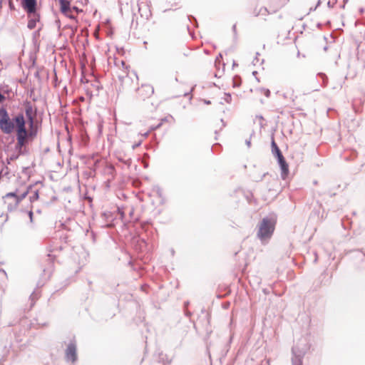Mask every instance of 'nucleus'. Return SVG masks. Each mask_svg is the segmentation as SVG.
<instances>
[{
    "instance_id": "nucleus-6",
    "label": "nucleus",
    "mask_w": 365,
    "mask_h": 365,
    "mask_svg": "<svg viewBox=\"0 0 365 365\" xmlns=\"http://www.w3.org/2000/svg\"><path fill=\"white\" fill-rule=\"evenodd\" d=\"M289 1V0H282L279 1V2H276V5L273 6H270L271 11H269L267 8L263 7V6H257L253 10V15L255 17H257L260 15H267L272 13H276L280 9L284 7L287 3Z\"/></svg>"
},
{
    "instance_id": "nucleus-17",
    "label": "nucleus",
    "mask_w": 365,
    "mask_h": 365,
    "mask_svg": "<svg viewBox=\"0 0 365 365\" xmlns=\"http://www.w3.org/2000/svg\"><path fill=\"white\" fill-rule=\"evenodd\" d=\"M71 9H72L73 11H76V13H79L80 11H81V10L78 9L76 6L71 7Z\"/></svg>"
},
{
    "instance_id": "nucleus-9",
    "label": "nucleus",
    "mask_w": 365,
    "mask_h": 365,
    "mask_svg": "<svg viewBox=\"0 0 365 365\" xmlns=\"http://www.w3.org/2000/svg\"><path fill=\"white\" fill-rule=\"evenodd\" d=\"M29 21L27 24V27L29 29H34L36 26V23L40 21V14L35 11V13H32L31 15H28Z\"/></svg>"
},
{
    "instance_id": "nucleus-14",
    "label": "nucleus",
    "mask_w": 365,
    "mask_h": 365,
    "mask_svg": "<svg viewBox=\"0 0 365 365\" xmlns=\"http://www.w3.org/2000/svg\"><path fill=\"white\" fill-rule=\"evenodd\" d=\"M272 147L273 153L277 155V157L279 156V155H282V152L280 151L274 139L272 141Z\"/></svg>"
},
{
    "instance_id": "nucleus-13",
    "label": "nucleus",
    "mask_w": 365,
    "mask_h": 365,
    "mask_svg": "<svg viewBox=\"0 0 365 365\" xmlns=\"http://www.w3.org/2000/svg\"><path fill=\"white\" fill-rule=\"evenodd\" d=\"M100 163H103V164H106V168L110 171V172H112L113 170V167L111 165H107L106 163L102 159H97L95 162V168H96L98 167V165L100 164Z\"/></svg>"
},
{
    "instance_id": "nucleus-12",
    "label": "nucleus",
    "mask_w": 365,
    "mask_h": 365,
    "mask_svg": "<svg viewBox=\"0 0 365 365\" xmlns=\"http://www.w3.org/2000/svg\"><path fill=\"white\" fill-rule=\"evenodd\" d=\"M278 162L280 165L281 169L282 170V173L284 175H287L289 172V166L288 164L286 163L285 159L282 155H279L277 156Z\"/></svg>"
},
{
    "instance_id": "nucleus-16",
    "label": "nucleus",
    "mask_w": 365,
    "mask_h": 365,
    "mask_svg": "<svg viewBox=\"0 0 365 365\" xmlns=\"http://www.w3.org/2000/svg\"><path fill=\"white\" fill-rule=\"evenodd\" d=\"M9 6L10 9H11V10H14L15 9V7H14V5L13 4L12 0H10L9 1Z\"/></svg>"
},
{
    "instance_id": "nucleus-4",
    "label": "nucleus",
    "mask_w": 365,
    "mask_h": 365,
    "mask_svg": "<svg viewBox=\"0 0 365 365\" xmlns=\"http://www.w3.org/2000/svg\"><path fill=\"white\" fill-rule=\"evenodd\" d=\"M16 124L14 120L10 118L8 111L4 108H0V129L4 133L10 134L11 133Z\"/></svg>"
},
{
    "instance_id": "nucleus-5",
    "label": "nucleus",
    "mask_w": 365,
    "mask_h": 365,
    "mask_svg": "<svg viewBox=\"0 0 365 365\" xmlns=\"http://www.w3.org/2000/svg\"><path fill=\"white\" fill-rule=\"evenodd\" d=\"M27 193L25 192L21 196L16 195L14 192H9L3 197V204L7 210L11 212L16 210L20 202L25 198Z\"/></svg>"
},
{
    "instance_id": "nucleus-1",
    "label": "nucleus",
    "mask_w": 365,
    "mask_h": 365,
    "mask_svg": "<svg viewBox=\"0 0 365 365\" xmlns=\"http://www.w3.org/2000/svg\"><path fill=\"white\" fill-rule=\"evenodd\" d=\"M24 108L25 113L29 123V130H26V121L23 114L19 113L14 118V121L16 124V144L19 148L25 146L29 140H33L37 135V129L34 125L36 111L34 110L30 101H26L24 103Z\"/></svg>"
},
{
    "instance_id": "nucleus-3",
    "label": "nucleus",
    "mask_w": 365,
    "mask_h": 365,
    "mask_svg": "<svg viewBox=\"0 0 365 365\" xmlns=\"http://www.w3.org/2000/svg\"><path fill=\"white\" fill-rule=\"evenodd\" d=\"M275 223L274 221L264 218L259 225L257 237L262 240H267L271 237L274 230Z\"/></svg>"
},
{
    "instance_id": "nucleus-19",
    "label": "nucleus",
    "mask_w": 365,
    "mask_h": 365,
    "mask_svg": "<svg viewBox=\"0 0 365 365\" xmlns=\"http://www.w3.org/2000/svg\"><path fill=\"white\" fill-rule=\"evenodd\" d=\"M0 274H1L4 277L6 278V274L4 270L0 269Z\"/></svg>"
},
{
    "instance_id": "nucleus-11",
    "label": "nucleus",
    "mask_w": 365,
    "mask_h": 365,
    "mask_svg": "<svg viewBox=\"0 0 365 365\" xmlns=\"http://www.w3.org/2000/svg\"><path fill=\"white\" fill-rule=\"evenodd\" d=\"M60 6V11L63 14L66 12L71 11V3L68 0H58Z\"/></svg>"
},
{
    "instance_id": "nucleus-8",
    "label": "nucleus",
    "mask_w": 365,
    "mask_h": 365,
    "mask_svg": "<svg viewBox=\"0 0 365 365\" xmlns=\"http://www.w3.org/2000/svg\"><path fill=\"white\" fill-rule=\"evenodd\" d=\"M21 4L27 15H31L32 13H35V11H36V0H21Z\"/></svg>"
},
{
    "instance_id": "nucleus-15",
    "label": "nucleus",
    "mask_w": 365,
    "mask_h": 365,
    "mask_svg": "<svg viewBox=\"0 0 365 365\" xmlns=\"http://www.w3.org/2000/svg\"><path fill=\"white\" fill-rule=\"evenodd\" d=\"M73 12L72 9H71V11L66 12L63 15L71 19L76 20V17L73 14Z\"/></svg>"
},
{
    "instance_id": "nucleus-7",
    "label": "nucleus",
    "mask_w": 365,
    "mask_h": 365,
    "mask_svg": "<svg viewBox=\"0 0 365 365\" xmlns=\"http://www.w3.org/2000/svg\"><path fill=\"white\" fill-rule=\"evenodd\" d=\"M138 98L142 101L150 98L154 93L153 87L150 84H143L137 91Z\"/></svg>"
},
{
    "instance_id": "nucleus-18",
    "label": "nucleus",
    "mask_w": 365,
    "mask_h": 365,
    "mask_svg": "<svg viewBox=\"0 0 365 365\" xmlns=\"http://www.w3.org/2000/svg\"><path fill=\"white\" fill-rule=\"evenodd\" d=\"M5 100V96L0 93V103Z\"/></svg>"
},
{
    "instance_id": "nucleus-10",
    "label": "nucleus",
    "mask_w": 365,
    "mask_h": 365,
    "mask_svg": "<svg viewBox=\"0 0 365 365\" xmlns=\"http://www.w3.org/2000/svg\"><path fill=\"white\" fill-rule=\"evenodd\" d=\"M66 358L71 361L76 360V347L74 344H71L68 346L66 351Z\"/></svg>"
},
{
    "instance_id": "nucleus-2",
    "label": "nucleus",
    "mask_w": 365,
    "mask_h": 365,
    "mask_svg": "<svg viewBox=\"0 0 365 365\" xmlns=\"http://www.w3.org/2000/svg\"><path fill=\"white\" fill-rule=\"evenodd\" d=\"M115 66L119 68L122 69L123 74H119V78L120 79L122 84L125 86H131L133 81H138V77L137 73L132 71H130V66L125 64V62L123 60H116Z\"/></svg>"
}]
</instances>
